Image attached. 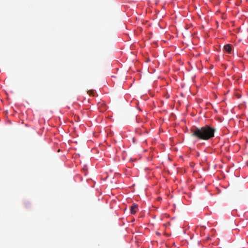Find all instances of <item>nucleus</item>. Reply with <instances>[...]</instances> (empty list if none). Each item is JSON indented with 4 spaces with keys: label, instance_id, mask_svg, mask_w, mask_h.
<instances>
[{
    "label": "nucleus",
    "instance_id": "f257e3e1",
    "mask_svg": "<svg viewBox=\"0 0 248 248\" xmlns=\"http://www.w3.org/2000/svg\"><path fill=\"white\" fill-rule=\"evenodd\" d=\"M215 131V128L206 124L200 128L196 127L193 130L192 135L198 139L207 140L214 137Z\"/></svg>",
    "mask_w": 248,
    "mask_h": 248
},
{
    "label": "nucleus",
    "instance_id": "f03ea898",
    "mask_svg": "<svg viewBox=\"0 0 248 248\" xmlns=\"http://www.w3.org/2000/svg\"><path fill=\"white\" fill-rule=\"evenodd\" d=\"M223 49L225 52L227 53L231 54L232 50V45L228 44L224 45L223 47Z\"/></svg>",
    "mask_w": 248,
    "mask_h": 248
},
{
    "label": "nucleus",
    "instance_id": "7ed1b4c3",
    "mask_svg": "<svg viewBox=\"0 0 248 248\" xmlns=\"http://www.w3.org/2000/svg\"><path fill=\"white\" fill-rule=\"evenodd\" d=\"M138 209V205L136 204H133L130 207V212L131 214H135Z\"/></svg>",
    "mask_w": 248,
    "mask_h": 248
}]
</instances>
